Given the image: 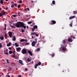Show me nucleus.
Instances as JSON below:
<instances>
[{
	"instance_id": "nucleus-1",
	"label": "nucleus",
	"mask_w": 77,
	"mask_h": 77,
	"mask_svg": "<svg viewBox=\"0 0 77 77\" xmlns=\"http://www.w3.org/2000/svg\"><path fill=\"white\" fill-rule=\"evenodd\" d=\"M22 23L23 22H17V23H16V27L17 28L21 27Z\"/></svg>"
},
{
	"instance_id": "nucleus-2",
	"label": "nucleus",
	"mask_w": 77,
	"mask_h": 77,
	"mask_svg": "<svg viewBox=\"0 0 77 77\" xmlns=\"http://www.w3.org/2000/svg\"><path fill=\"white\" fill-rule=\"evenodd\" d=\"M22 53L23 54H26V53H27V51L25 49H23L22 51Z\"/></svg>"
},
{
	"instance_id": "nucleus-3",
	"label": "nucleus",
	"mask_w": 77,
	"mask_h": 77,
	"mask_svg": "<svg viewBox=\"0 0 77 77\" xmlns=\"http://www.w3.org/2000/svg\"><path fill=\"white\" fill-rule=\"evenodd\" d=\"M36 43H37V42L33 41L31 43L32 47H34V46H35V44H36Z\"/></svg>"
},
{
	"instance_id": "nucleus-4",
	"label": "nucleus",
	"mask_w": 77,
	"mask_h": 77,
	"mask_svg": "<svg viewBox=\"0 0 77 77\" xmlns=\"http://www.w3.org/2000/svg\"><path fill=\"white\" fill-rule=\"evenodd\" d=\"M56 23V22L55 20H52L51 21V23H50V24H51L52 25H53L55 24Z\"/></svg>"
},
{
	"instance_id": "nucleus-5",
	"label": "nucleus",
	"mask_w": 77,
	"mask_h": 77,
	"mask_svg": "<svg viewBox=\"0 0 77 77\" xmlns=\"http://www.w3.org/2000/svg\"><path fill=\"white\" fill-rule=\"evenodd\" d=\"M21 27H23V29H26V26L24 25V23H22V25L21 26Z\"/></svg>"
},
{
	"instance_id": "nucleus-6",
	"label": "nucleus",
	"mask_w": 77,
	"mask_h": 77,
	"mask_svg": "<svg viewBox=\"0 0 77 77\" xmlns=\"http://www.w3.org/2000/svg\"><path fill=\"white\" fill-rule=\"evenodd\" d=\"M21 48H17L16 49V50L17 52H20V51H21Z\"/></svg>"
},
{
	"instance_id": "nucleus-7",
	"label": "nucleus",
	"mask_w": 77,
	"mask_h": 77,
	"mask_svg": "<svg viewBox=\"0 0 77 77\" xmlns=\"http://www.w3.org/2000/svg\"><path fill=\"white\" fill-rule=\"evenodd\" d=\"M8 35L9 37H10V38H11V37H12V32H8Z\"/></svg>"
},
{
	"instance_id": "nucleus-8",
	"label": "nucleus",
	"mask_w": 77,
	"mask_h": 77,
	"mask_svg": "<svg viewBox=\"0 0 77 77\" xmlns=\"http://www.w3.org/2000/svg\"><path fill=\"white\" fill-rule=\"evenodd\" d=\"M75 18V16H72V17H69V20H72L73 18Z\"/></svg>"
},
{
	"instance_id": "nucleus-9",
	"label": "nucleus",
	"mask_w": 77,
	"mask_h": 77,
	"mask_svg": "<svg viewBox=\"0 0 77 77\" xmlns=\"http://www.w3.org/2000/svg\"><path fill=\"white\" fill-rule=\"evenodd\" d=\"M13 58H14V59H18V56H17L14 55L12 57Z\"/></svg>"
},
{
	"instance_id": "nucleus-10",
	"label": "nucleus",
	"mask_w": 77,
	"mask_h": 77,
	"mask_svg": "<svg viewBox=\"0 0 77 77\" xmlns=\"http://www.w3.org/2000/svg\"><path fill=\"white\" fill-rule=\"evenodd\" d=\"M28 53L29 54H30V56H32V51H28Z\"/></svg>"
},
{
	"instance_id": "nucleus-11",
	"label": "nucleus",
	"mask_w": 77,
	"mask_h": 77,
	"mask_svg": "<svg viewBox=\"0 0 77 77\" xmlns=\"http://www.w3.org/2000/svg\"><path fill=\"white\" fill-rule=\"evenodd\" d=\"M19 63H20V64H21V65H24V64L23 63V61H22V60H19Z\"/></svg>"
},
{
	"instance_id": "nucleus-12",
	"label": "nucleus",
	"mask_w": 77,
	"mask_h": 77,
	"mask_svg": "<svg viewBox=\"0 0 77 77\" xmlns=\"http://www.w3.org/2000/svg\"><path fill=\"white\" fill-rule=\"evenodd\" d=\"M68 42H72V39L71 38H69V39H68Z\"/></svg>"
},
{
	"instance_id": "nucleus-13",
	"label": "nucleus",
	"mask_w": 77,
	"mask_h": 77,
	"mask_svg": "<svg viewBox=\"0 0 77 77\" xmlns=\"http://www.w3.org/2000/svg\"><path fill=\"white\" fill-rule=\"evenodd\" d=\"M33 28L35 29H38V26L36 25H35L33 26Z\"/></svg>"
},
{
	"instance_id": "nucleus-14",
	"label": "nucleus",
	"mask_w": 77,
	"mask_h": 77,
	"mask_svg": "<svg viewBox=\"0 0 77 77\" xmlns=\"http://www.w3.org/2000/svg\"><path fill=\"white\" fill-rule=\"evenodd\" d=\"M13 41H16V37H15V36H13V38L12 39Z\"/></svg>"
},
{
	"instance_id": "nucleus-15",
	"label": "nucleus",
	"mask_w": 77,
	"mask_h": 77,
	"mask_svg": "<svg viewBox=\"0 0 77 77\" xmlns=\"http://www.w3.org/2000/svg\"><path fill=\"white\" fill-rule=\"evenodd\" d=\"M37 66H38V64H36L34 66L35 68V69H36V68H37Z\"/></svg>"
},
{
	"instance_id": "nucleus-16",
	"label": "nucleus",
	"mask_w": 77,
	"mask_h": 77,
	"mask_svg": "<svg viewBox=\"0 0 77 77\" xmlns=\"http://www.w3.org/2000/svg\"><path fill=\"white\" fill-rule=\"evenodd\" d=\"M16 47H19V45H18V44H17V43H16L14 44Z\"/></svg>"
},
{
	"instance_id": "nucleus-17",
	"label": "nucleus",
	"mask_w": 77,
	"mask_h": 77,
	"mask_svg": "<svg viewBox=\"0 0 77 77\" xmlns=\"http://www.w3.org/2000/svg\"><path fill=\"white\" fill-rule=\"evenodd\" d=\"M73 14H77V11H73Z\"/></svg>"
},
{
	"instance_id": "nucleus-18",
	"label": "nucleus",
	"mask_w": 77,
	"mask_h": 77,
	"mask_svg": "<svg viewBox=\"0 0 77 77\" xmlns=\"http://www.w3.org/2000/svg\"><path fill=\"white\" fill-rule=\"evenodd\" d=\"M36 33V32H32L31 33V35H35Z\"/></svg>"
},
{
	"instance_id": "nucleus-19",
	"label": "nucleus",
	"mask_w": 77,
	"mask_h": 77,
	"mask_svg": "<svg viewBox=\"0 0 77 77\" xmlns=\"http://www.w3.org/2000/svg\"><path fill=\"white\" fill-rule=\"evenodd\" d=\"M38 65V66H40L41 65V62H39L38 63H36Z\"/></svg>"
},
{
	"instance_id": "nucleus-20",
	"label": "nucleus",
	"mask_w": 77,
	"mask_h": 77,
	"mask_svg": "<svg viewBox=\"0 0 77 77\" xmlns=\"http://www.w3.org/2000/svg\"><path fill=\"white\" fill-rule=\"evenodd\" d=\"M4 25H5V28H4V30H6V24H5Z\"/></svg>"
},
{
	"instance_id": "nucleus-21",
	"label": "nucleus",
	"mask_w": 77,
	"mask_h": 77,
	"mask_svg": "<svg viewBox=\"0 0 77 77\" xmlns=\"http://www.w3.org/2000/svg\"><path fill=\"white\" fill-rule=\"evenodd\" d=\"M11 43H10L8 44H7V46L8 47H9V46H11Z\"/></svg>"
},
{
	"instance_id": "nucleus-22",
	"label": "nucleus",
	"mask_w": 77,
	"mask_h": 77,
	"mask_svg": "<svg viewBox=\"0 0 77 77\" xmlns=\"http://www.w3.org/2000/svg\"><path fill=\"white\" fill-rule=\"evenodd\" d=\"M0 39L1 40H3L4 39V37H0Z\"/></svg>"
},
{
	"instance_id": "nucleus-23",
	"label": "nucleus",
	"mask_w": 77,
	"mask_h": 77,
	"mask_svg": "<svg viewBox=\"0 0 77 77\" xmlns=\"http://www.w3.org/2000/svg\"><path fill=\"white\" fill-rule=\"evenodd\" d=\"M17 8H21V5H17Z\"/></svg>"
},
{
	"instance_id": "nucleus-24",
	"label": "nucleus",
	"mask_w": 77,
	"mask_h": 77,
	"mask_svg": "<svg viewBox=\"0 0 77 77\" xmlns=\"http://www.w3.org/2000/svg\"><path fill=\"white\" fill-rule=\"evenodd\" d=\"M52 3L53 5H55V1H53L52 2Z\"/></svg>"
},
{
	"instance_id": "nucleus-25",
	"label": "nucleus",
	"mask_w": 77,
	"mask_h": 77,
	"mask_svg": "<svg viewBox=\"0 0 77 77\" xmlns=\"http://www.w3.org/2000/svg\"><path fill=\"white\" fill-rule=\"evenodd\" d=\"M25 40L24 39H22L20 40V42H24Z\"/></svg>"
},
{
	"instance_id": "nucleus-26",
	"label": "nucleus",
	"mask_w": 77,
	"mask_h": 77,
	"mask_svg": "<svg viewBox=\"0 0 77 77\" xmlns=\"http://www.w3.org/2000/svg\"><path fill=\"white\" fill-rule=\"evenodd\" d=\"M71 38L74 39H75V36H73V35L71 36Z\"/></svg>"
},
{
	"instance_id": "nucleus-27",
	"label": "nucleus",
	"mask_w": 77,
	"mask_h": 77,
	"mask_svg": "<svg viewBox=\"0 0 77 77\" xmlns=\"http://www.w3.org/2000/svg\"><path fill=\"white\" fill-rule=\"evenodd\" d=\"M2 14L3 15H5V14H6V12L5 11L4 12L2 13Z\"/></svg>"
},
{
	"instance_id": "nucleus-28",
	"label": "nucleus",
	"mask_w": 77,
	"mask_h": 77,
	"mask_svg": "<svg viewBox=\"0 0 77 77\" xmlns=\"http://www.w3.org/2000/svg\"><path fill=\"white\" fill-rule=\"evenodd\" d=\"M27 61H28V62H29L30 61V59L29 58H28L27 59Z\"/></svg>"
},
{
	"instance_id": "nucleus-29",
	"label": "nucleus",
	"mask_w": 77,
	"mask_h": 77,
	"mask_svg": "<svg viewBox=\"0 0 77 77\" xmlns=\"http://www.w3.org/2000/svg\"><path fill=\"white\" fill-rule=\"evenodd\" d=\"M72 23H71L70 24V27H72Z\"/></svg>"
},
{
	"instance_id": "nucleus-30",
	"label": "nucleus",
	"mask_w": 77,
	"mask_h": 77,
	"mask_svg": "<svg viewBox=\"0 0 77 77\" xmlns=\"http://www.w3.org/2000/svg\"><path fill=\"white\" fill-rule=\"evenodd\" d=\"M2 43H0V48H2Z\"/></svg>"
},
{
	"instance_id": "nucleus-31",
	"label": "nucleus",
	"mask_w": 77,
	"mask_h": 77,
	"mask_svg": "<svg viewBox=\"0 0 77 77\" xmlns=\"http://www.w3.org/2000/svg\"><path fill=\"white\" fill-rule=\"evenodd\" d=\"M37 51H40V49L39 48H38L37 50H36Z\"/></svg>"
},
{
	"instance_id": "nucleus-32",
	"label": "nucleus",
	"mask_w": 77,
	"mask_h": 77,
	"mask_svg": "<svg viewBox=\"0 0 77 77\" xmlns=\"http://www.w3.org/2000/svg\"><path fill=\"white\" fill-rule=\"evenodd\" d=\"M5 38H7V35H6V33L5 34Z\"/></svg>"
},
{
	"instance_id": "nucleus-33",
	"label": "nucleus",
	"mask_w": 77,
	"mask_h": 77,
	"mask_svg": "<svg viewBox=\"0 0 77 77\" xmlns=\"http://www.w3.org/2000/svg\"><path fill=\"white\" fill-rule=\"evenodd\" d=\"M21 32H24V30L23 29H21Z\"/></svg>"
},
{
	"instance_id": "nucleus-34",
	"label": "nucleus",
	"mask_w": 77,
	"mask_h": 77,
	"mask_svg": "<svg viewBox=\"0 0 77 77\" xmlns=\"http://www.w3.org/2000/svg\"><path fill=\"white\" fill-rule=\"evenodd\" d=\"M62 50H63V51H65V50H66V49H65V48H63L62 49Z\"/></svg>"
},
{
	"instance_id": "nucleus-35",
	"label": "nucleus",
	"mask_w": 77,
	"mask_h": 77,
	"mask_svg": "<svg viewBox=\"0 0 77 77\" xmlns=\"http://www.w3.org/2000/svg\"><path fill=\"white\" fill-rule=\"evenodd\" d=\"M0 3H1V4H3V2L2 0H1Z\"/></svg>"
},
{
	"instance_id": "nucleus-36",
	"label": "nucleus",
	"mask_w": 77,
	"mask_h": 77,
	"mask_svg": "<svg viewBox=\"0 0 77 77\" xmlns=\"http://www.w3.org/2000/svg\"><path fill=\"white\" fill-rule=\"evenodd\" d=\"M9 54H12V51H9Z\"/></svg>"
},
{
	"instance_id": "nucleus-37",
	"label": "nucleus",
	"mask_w": 77,
	"mask_h": 77,
	"mask_svg": "<svg viewBox=\"0 0 77 77\" xmlns=\"http://www.w3.org/2000/svg\"><path fill=\"white\" fill-rule=\"evenodd\" d=\"M32 23V21H29L28 22V24H31Z\"/></svg>"
},
{
	"instance_id": "nucleus-38",
	"label": "nucleus",
	"mask_w": 77,
	"mask_h": 77,
	"mask_svg": "<svg viewBox=\"0 0 77 77\" xmlns=\"http://www.w3.org/2000/svg\"><path fill=\"white\" fill-rule=\"evenodd\" d=\"M11 7L12 8H14V5H11Z\"/></svg>"
},
{
	"instance_id": "nucleus-39",
	"label": "nucleus",
	"mask_w": 77,
	"mask_h": 77,
	"mask_svg": "<svg viewBox=\"0 0 77 77\" xmlns=\"http://www.w3.org/2000/svg\"><path fill=\"white\" fill-rule=\"evenodd\" d=\"M13 53L14 56H15V51H14V52H13Z\"/></svg>"
},
{
	"instance_id": "nucleus-40",
	"label": "nucleus",
	"mask_w": 77,
	"mask_h": 77,
	"mask_svg": "<svg viewBox=\"0 0 77 77\" xmlns=\"http://www.w3.org/2000/svg\"><path fill=\"white\" fill-rule=\"evenodd\" d=\"M17 16L16 15H12V17H17Z\"/></svg>"
},
{
	"instance_id": "nucleus-41",
	"label": "nucleus",
	"mask_w": 77,
	"mask_h": 77,
	"mask_svg": "<svg viewBox=\"0 0 77 77\" xmlns=\"http://www.w3.org/2000/svg\"><path fill=\"white\" fill-rule=\"evenodd\" d=\"M19 3H23V1L21 0H20L19 1Z\"/></svg>"
},
{
	"instance_id": "nucleus-42",
	"label": "nucleus",
	"mask_w": 77,
	"mask_h": 77,
	"mask_svg": "<svg viewBox=\"0 0 77 77\" xmlns=\"http://www.w3.org/2000/svg\"><path fill=\"white\" fill-rule=\"evenodd\" d=\"M63 44H65V42H66V41H65L64 40L63 41Z\"/></svg>"
},
{
	"instance_id": "nucleus-43",
	"label": "nucleus",
	"mask_w": 77,
	"mask_h": 77,
	"mask_svg": "<svg viewBox=\"0 0 77 77\" xmlns=\"http://www.w3.org/2000/svg\"><path fill=\"white\" fill-rule=\"evenodd\" d=\"M35 29H34V28H33V29H32V32H34V31L35 30Z\"/></svg>"
},
{
	"instance_id": "nucleus-44",
	"label": "nucleus",
	"mask_w": 77,
	"mask_h": 77,
	"mask_svg": "<svg viewBox=\"0 0 77 77\" xmlns=\"http://www.w3.org/2000/svg\"><path fill=\"white\" fill-rule=\"evenodd\" d=\"M55 56V54H52L51 56L52 57H53L54 56Z\"/></svg>"
},
{
	"instance_id": "nucleus-45",
	"label": "nucleus",
	"mask_w": 77,
	"mask_h": 77,
	"mask_svg": "<svg viewBox=\"0 0 77 77\" xmlns=\"http://www.w3.org/2000/svg\"><path fill=\"white\" fill-rule=\"evenodd\" d=\"M35 36H39V35L38 34H36V33H35Z\"/></svg>"
},
{
	"instance_id": "nucleus-46",
	"label": "nucleus",
	"mask_w": 77,
	"mask_h": 77,
	"mask_svg": "<svg viewBox=\"0 0 77 77\" xmlns=\"http://www.w3.org/2000/svg\"><path fill=\"white\" fill-rule=\"evenodd\" d=\"M1 16H3V14L2 13H0V17H1Z\"/></svg>"
},
{
	"instance_id": "nucleus-47",
	"label": "nucleus",
	"mask_w": 77,
	"mask_h": 77,
	"mask_svg": "<svg viewBox=\"0 0 77 77\" xmlns=\"http://www.w3.org/2000/svg\"><path fill=\"white\" fill-rule=\"evenodd\" d=\"M13 26H16V23H15V24L14 23L13 24Z\"/></svg>"
},
{
	"instance_id": "nucleus-48",
	"label": "nucleus",
	"mask_w": 77,
	"mask_h": 77,
	"mask_svg": "<svg viewBox=\"0 0 77 77\" xmlns=\"http://www.w3.org/2000/svg\"><path fill=\"white\" fill-rule=\"evenodd\" d=\"M7 63H9V60H7Z\"/></svg>"
},
{
	"instance_id": "nucleus-49",
	"label": "nucleus",
	"mask_w": 77,
	"mask_h": 77,
	"mask_svg": "<svg viewBox=\"0 0 77 77\" xmlns=\"http://www.w3.org/2000/svg\"><path fill=\"white\" fill-rule=\"evenodd\" d=\"M5 54H8V52H5Z\"/></svg>"
},
{
	"instance_id": "nucleus-50",
	"label": "nucleus",
	"mask_w": 77,
	"mask_h": 77,
	"mask_svg": "<svg viewBox=\"0 0 77 77\" xmlns=\"http://www.w3.org/2000/svg\"><path fill=\"white\" fill-rule=\"evenodd\" d=\"M25 71H28V69H27V68H26L25 69Z\"/></svg>"
},
{
	"instance_id": "nucleus-51",
	"label": "nucleus",
	"mask_w": 77,
	"mask_h": 77,
	"mask_svg": "<svg viewBox=\"0 0 77 77\" xmlns=\"http://www.w3.org/2000/svg\"><path fill=\"white\" fill-rule=\"evenodd\" d=\"M14 5L15 6H17V4H14Z\"/></svg>"
},
{
	"instance_id": "nucleus-52",
	"label": "nucleus",
	"mask_w": 77,
	"mask_h": 77,
	"mask_svg": "<svg viewBox=\"0 0 77 77\" xmlns=\"http://www.w3.org/2000/svg\"><path fill=\"white\" fill-rule=\"evenodd\" d=\"M9 50H12V48L11 47H9L8 48Z\"/></svg>"
},
{
	"instance_id": "nucleus-53",
	"label": "nucleus",
	"mask_w": 77,
	"mask_h": 77,
	"mask_svg": "<svg viewBox=\"0 0 77 77\" xmlns=\"http://www.w3.org/2000/svg\"><path fill=\"white\" fill-rule=\"evenodd\" d=\"M27 10H28V11H30V9H29V8H27Z\"/></svg>"
},
{
	"instance_id": "nucleus-54",
	"label": "nucleus",
	"mask_w": 77,
	"mask_h": 77,
	"mask_svg": "<svg viewBox=\"0 0 77 77\" xmlns=\"http://www.w3.org/2000/svg\"><path fill=\"white\" fill-rule=\"evenodd\" d=\"M29 45V43H27L26 44H25V45Z\"/></svg>"
},
{
	"instance_id": "nucleus-55",
	"label": "nucleus",
	"mask_w": 77,
	"mask_h": 77,
	"mask_svg": "<svg viewBox=\"0 0 77 77\" xmlns=\"http://www.w3.org/2000/svg\"><path fill=\"white\" fill-rule=\"evenodd\" d=\"M11 27H12V28H14V26H11Z\"/></svg>"
},
{
	"instance_id": "nucleus-56",
	"label": "nucleus",
	"mask_w": 77,
	"mask_h": 77,
	"mask_svg": "<svg viewBox=\"0 0 77 77\" xmlns=\"http://www.w3.org/2000/svg\"><path fill=\"white\" fill-rule=\"evenodd\" d=\"M8 49H7L6 50V52H8Z\"/></svg>"
},
{
	"instance_id": "nucleus-57",
	"label": "nucleus",
	"mask_w": 77,
	"mask_h": 77,
	"mask_svg": "<svg viewBox=\"0 0 77 77\" xmlns=\"http://www.w3.org/2000/svg\"><path fill=\"white\" fill-rule=\"evenodd\" d=\"M25 42H27V40H25Z\"/></svg>"
},
{
	"instance_id": "nucleus-58",
	"label": "nucleus",
	"mask_w": 77,
	"mask_h": 77,
	"mask_svg": "<svg viewBox=\"0 0 77 77\" xmlns=\"http://www.w3.org/2000/svg\"><path fill=\"white\" fill-rule=\"evenodd\" d=\"M35 41H37V38H35Z\"/></svg>"
},
{
	"instance_id": "nucleus-59",
	"label": "nucleus",
	"mask_w": 77,
	"mask_h": 77,
	"mask_svg": "<svg viewBox=\"0 0 77 77\" xmlns=\"http://www.w3.org/2000/svg\"><path fill=\"white\" fill-rule=\"evenodd\" d=\"M5 9L6 10H7V9H8V7L6 8Z\"/></svg>"
},
{
	"instance_id": "nucleus-60",
	"label": "nucleus",
	"mask_w": 77,
	"mask_h": 77,
	"mask_svg": "<svg viewBox=\"0 0 77 77\" xmlns=\"http://www.w3.org/2000/svg\"><path fill=\"white\" fill-rule=\"evenodd\" d=\"M3 70L4 71H6V69H3Z\"/></svg>"
},
{
	"instance_id": "nucleus-61",
	"label": "nucleus",
	"mask_w": 77,
	"mask_h": 77,
	"mask_svg": "<svg viewBox=\"0 0 77 77\" xmlns=\"http://www.w3.org/2000/svg\"><path fill=\"white\" fill-rule=\"evenodd\" d=\"M18 77H21V75H19L18 76Z\"/></svg>"
},
{
	"instance_id": "nucleus-62",
	"label": "nucleus",
	"mask_w": 77,
	"mask_h": 77,
	"mask_svg": "<svg viewBox=\"0 0 77 77\" xmlns=\"http://www.w3.org/2000/svg\"><path fill=\"white\" fill-rule=\"evenodd\" d=\"M7 76H8V77H11L10 76V75H7Z\"/></svg>"
},
{
	"instance_id": "nucleus-63",
	"label": "nucleus",
	"mask_w": 77,
	"mask_h": 77,
	"mask_svg": "<svg viewBox=\"0 0 77 77\" xmlns=\"http://www.w3.org/2000/svg\"><path fill=\"white\" fill-rule=\"evenodd\" d=\"M24 10H25V11H27V9H26V8H25V9H24Z\"/></svg>"
},
{
	"instance_id": "nucleus-64",
	"label": "nucleus",
	"mask_w": 77,
	"mask_h": 77,
	"mask_svg": "<svg viewBox=\"0 0 77 77\" xmlns=\"http://www.w3.org/2000/svg\"><path fill=\"white\" fill-rule=\"evenodd\" d=\"M32 39H33V38H34L33 36H32Z\"/></svg>"
}]
</instances>
